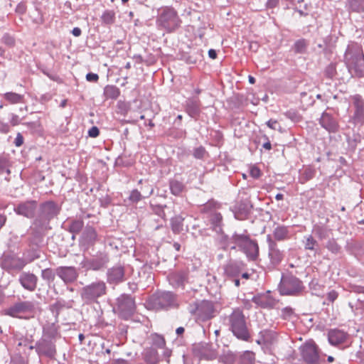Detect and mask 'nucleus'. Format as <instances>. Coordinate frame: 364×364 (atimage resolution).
<instances>
[{
	"label": "nucleus",
	"mask_w": 364,
	"mask_h": 364,
	"mask_svg": "<svg viewBox=\"0 0 364 364\" xmlns=\"http://www.w3.org/2000/svg\"><path fill=\"white\" fill-rule=\"evenodd\" d=\"M343 61L351 77L364 76V53L360 44L354 41L349 42Z\"/></svg>",
	"instance_id": "obj_1"
},
{
	"label": "nucleus",
	"mask_w": 364,
	"mask_h": 364,
	"mask_svg": "<svg viewBox=\"0 0 364 364\" xmlns=\"http://www.w3.org/2000/svg\"><path fill=\"white\" fill-rule=\"evenodd\" d=\"M60 337L58 328L54 323L44 326L42 337L35 346L38 355L50 358H54L56 354L55 342Z\"/></svg>",
	"instance_id": "obj_2"
},
{
	"label": "nucleus",
	"mask_w": 364,
	"mask_h": 364,
	"mask_svg": "<svg viewBox=\"0 0 364 364\" xmlns=\"http://www.w3.org/2000/svg\"><path fill=\"white\" fill-rule=\"evenodd\" d=\"M156 23L159 30L173 33L181 27L182 20L175 9L164 6L158 9Z\"/></svg>",
	"instance_id": "obj_3"
},
{
	"label": "nucleus",
	"mask_w": 364,
	"mask_h": 364,
	"mask_svg": "<svg viewBox=\"0 0 364 364\" xmlns=\"http://www.w3.org/2000/svg\"><path fill=\"white\" fill-rule=\"evenodd\" d=\"M225 320L229 330L237 338L244 341H249L250 333L247 326L246 318L240 309H233Z\"/></svg>",
	"instance_id": "obj_4"
},
{
	"label": "nucleus",
	"mask_w": 364,
	"mask_h": 364,
	"mask_svg": "<svg viewBox=\"0 0 364 364\" xmlns=\"http://www.w3.org/2000/svg\"><path fill=\"white\" fill-rule=\"evenodd\" d=\"M230 241L235 244L231 249L238 247L242 252L248 261L255 262L259 256V248L257 240H252L248 235L235 232Z\"/></svg>",
	"instance_id": "obj_5"
},
{
	"label": "nucleus",
	"mask_w": 364,
	"mask_h": 364,
	"mask_svg": "<svg viewBox=\"0 0 364 364\" xmlns=\"http://www.w3.org/2000/svg\"><path fill=\"white\" fill-rule=\"evenodd\" d=\"M305 289L303 282L291 274H283L279 284L281 295L298 296Z\"/></svg>",
	"instance_id": "obj_6"
},
{
	"label": "nucleus",
	"mask_w": 364,
	"mask_h": 364,
	"mask_svg": "<svg viewBox=\"0 0 364 364\" xmlns=\"http://www.w3.org/2000/svg\"><path fill=\"white\" fill-rule=\"evenodd\" d=\"M106 294L107 285L102 280L95 281L80 290L81 299L87 304L97 302V299Z\"/></svg>",
	"instance_id": "obj_7"
},
{
	"label": "nucleus",
	"mask_w": 364,
	"mask_h": 364,
	"mask_svg": "<svg viewBox=\"0 0 364 364\" xmlns=\"http://www.w3.org/2000/svg\"><path fill=\"white\" fill-rule=\"evenodd\" d=\"M136 311V304L132 296L122 294L117 299L116 312L124 320L130 318Z\"/></svg>",
	"instance_id": "obj_8"
},
{
	"label": "nucleus",
	"mask_w": 364,
	"mask_h": 364,
	"mask_svg": "<svg viewBox=\"0 0 364 364\" xmlns=\"http://www.w3.org/2000/svg\"><path fill=\"white\" fill-rule=\"evenodd\" d=\"M190 312L195 315L198 320L205 321L215 316V309L212 301L203 300L196 302Z\"/></svg>",
	"instance_id": "obj_9"
},
{
	"label": "nucleus",
	"mask_w": 364,
	"mask_h": 364,
	"mask_svg": "<svg viewBox=\"0 0 364 364\" xmlns=\"http://www.w3.org/2000/svg\"><path fill=\"white\" fill-rule=\"evenodd\" d=\"M300 353L303 360L307 364H318V347L314 341H307L301 346Z\"/></svg>",
	"instance_id": "obj_10"
},
{
	"label": "nucleus",
	"mask_w": 364,
	"mask_h": 364,
	"mask_svg": "<svg viewBox=\"0 0 364 364\" xmlns=\"http://www.w3.org/2000/svg\"><path fill=\"white\" fill-rule=\"evenodd\" d=\"M267 242L268 243V257L269 259V264L273 267H275L282 262L285 253L278 247L277 244L273 240L271 235H267Z\"/></svg>",
	"instance_id": "obj_11"
},
{
	"label": "nucleus",
	"mask_w": 364,
	"mask_h": 364,
	"mask_svg": "<svg viewBox=\"0 0 364 364\" xmlns=\"http://www.w3.org/2000/svg\"><path fill=\"white\" fill-rule=\"evenodd\" d=\"M109 261V256L100 253L91 259H85L81 262V266L86 270L98 271L107 266Z\"/></svg>",
	"instance_id": "obj_12"
},
{
	"label": "nucleus",
	"mask_w": 364,
	"mask_h": 364,
	"mask_svg": "<svg viewBox=\"0 0 364 364\" xmlns=\"http://www.w3.org/2000/svg\"><path fill=\"white\" fill-rule=\"evenodd\" d=\"M56 275L65 284L74 283L79 277L77 269L73 266H60L56 268Z\"/></svg>",
	"instance_id": "obj_13"
},
{
	"label": "nucleus",
	"mask_w": 364,
	"mask_h": 364,
	"mask_svg": "<svg viewBox=\"0 0 364 364\" xmlns=\"http://www.w3.org/2000/svg\"><path fill=\"white\" fill-rule=\"evenodd\" d=\"M1 267L7 271L21 270L26 264L23 258L14 255H6L1 259Z\"/></svg>",
	"instance_id": "obj_14"
},
{
	"label": "nucleus",
	"mask_w": 364,
	"mask_h": 364,
	"mask_svg": "<svg viewBox=\"0 0 364 364\" xmlns=\"http://www.w3.org/2000/svg\"><path fill=\"white\" fill-rule=\"evenodd\" d=\"M125 269L120 264H116L107 271V282L109 284H118L125 281Z\"/></svg>",
	"instance_id": "obj_15"
},
{
	"label": "nucleus",
	"mask_w": 364,
	"mask_h": 364,
	"mask_svg": "<svg viewBox=\"0 0 364 364\" xmlns=\"http://www.w3.org/2000/svg\"><path fill=\"white\" fill-rule=\"evenodd\" d=\"M35 309V305L31 301H21L15 304L7 310V314L13 317H21V314L31 313Z\"/></svg>",
	"instance_id": "obj_16"
},
{
	"label": "nucleus",
	"mask_w": 364,
	"mask_h": 364,
	"mask_svg": "<svg viewBox=\"0 0 364 364\" xmlns=\"http://www.w3.org/2000/svg\"><path fill=\"white\" fill-rule=\"evenodd\" d=\"M37 208V202L36 200H27L19 203L14 208L16 214L23 215L28 218H32Z\"/></svg>",
	"instance_id": "obj_17"
},
{
	"label": "nucleus",
	"mask_w": 364,
	"mask_h": 364,
	"mask_svg": "<svg viewBox=\"0 0 364 364\" xmlns=\"http://www.w3.org/2000/svg\"><path fill=\"white\" fill-rule=\"evenodd\" d=\"M60 211L58 205L53 201H47L41 206V217L49 221L55 217Z\"/></svg>",
	"instance_id": "obj_18"
},
{
	"label": "nucleus",
	"mask_w": 364,
	"mask_h": 364,
	"mask_svg": "<svg viewBox=\"0 0 364 364\" xmlns=\"http://www.w3.org/2000/svg\"><path fill=\"white\" fill-rule=\"evenodd\" d=\"M348 338V333L343 330L333 328L328 331V341L329 343L333 346L344 343Z\"/></svg>",
	"instance_id": "obj_19"
},
{
	"label": "nucleus",
	"mask_w": 364,
	"mask_h": 364,
	"mask_svg": "<svg viewBox=\"0 0 364 364\" xmlns=\"http://www.w3.org/2000/svg\"><path fill=\"white\" fill-rule=\"evenodd\" d=\"M38 277L33 273L22 272L18 281L22 287L28 291H33L36 289Z\"/></svg>",
	"instance_id": "obj_20"
},
{
	"label": "nucleus",
	"mask_w": 364,
	"mask_h": 364,
	"mask_svg": "<svg viewBox=\"0 0 364 364\" xmlns=\"http://www.w3.org/2000/svg\"><path fill=\"white\" fill-rule=\"evenodd\" d=\"M201 104L198 98H189L186 102V112L192 118L197 119L201 112Z\"/></svg>",
	"instance_id": "obj_21"
},
{
	"label": "nucleus",
	"mask_w": 364,
	"mask_h": 364,
	"mask_svg": "<svg viewBox=\"0 0 364 364\" xmlns=\"http://www.w3.org/2000/svg\"><path fill=\"white\" fill-rule=\"evenodd\" d=\"M252 302L263 309H272L277 304V301L269 294H258L253 296Z\"/></svg>",
	"instance_id": "obj_22"
},
{
	"label": "nucleus",
	"mask_w": 364,
	"mask_h": 364,
	"mask_svg": "<svg viewBox=\"0 0 364 364\" xmlns=\"http://www.w3.org/2000/svg\"><path fill=\"white\" fill-rule=\"evenodd\" d=\"M320 124L329 132H336L338 124L336 120L328 113L323 112L320 119Z\"/></svg>",
	"instance_id": "obj_23"
},
{
	"label": "nucleus",
	"mask_w": 364,
	"mask_h": 364,
	"mask_svg": "<svg viewBox=\"0 0 364 364\" xmlns=\"http://www.w3.org/2000/svg\"><path fill=\"white\" fill-rule=\"evenodd\" d=\"M251 205L247 202H238L233 208L235 217L237 220H245L250 213Z\"/></svg>",
	"instance_id": "obj_24"
},
{
	"label": "nucleus",
	"mask_w": 364,
	"mask_h": 364,
	"mask_svg": "<svg viewBox=\"0 0 364 364\" xmlns=\"http://www.w3.org/2000/svg\"><path fill=\"white\" fill-rule=\"evenodd\" d=\"M244 266L242 262L230 261L224 267L225 274L229 277H237Z\"/></svg>",
	"instance_id": "obj_25"
},
{
	"label": "nucleus",
	"mask_w": 364,
	"mask_h": 364,
	"mask_svg": "<svg viewBox=\"0 0 364 364\" xmlns=\"http://www.w3.org/2000/svg\"><path fill=\"white\" fill-rule=\"evenodd\" d=\"M175 302V297L171 292H163L156 299V304L161 309H167L172 306Z\"/></svg>",
	"instance_id": "obj_26"
},
{
	"label": "nucleus",
	"mask_w": 364,
	"mask_h": 364,
	"mask_svg": "<svg viewBox=\"0 0 364 364\" xmlns=\"http://www.w3.org/2000/svg\"><path fill=\"white\" fill-rule=\"evenodd\" d=\"M97 238V234L94 228L91 226H87L84 230L81 240L82 242L87 245H93Z\"/></svg>",
	"instance_id": "obj_27"
},
{
	"label": "nucleus",
	"mask_w": 364,
	"mask_h": 364,
	"mask_svg": "<svg viewBox=\"0 0 364 364\" xmlns=\"http://www.w3.org/2000/svg\"><path fill=\"white\" fill-rule=\"evenodd\" d=\"M272 234L274 240L277 241H284L290 237L289 228L284 225H277L273 230Z\"/></svg>",
	"instance_id": "obj_28"
},
{
	"label": "nucleus",
	"mask_w": 364,
	"mask_h": 364,
	"mask_svg": "<svg viewBox=\"0 0 364 364\" xmlns=\"http://www.w3.org/2000/svg\"><path fill=\"white\" fill-rule=\"evenodd\" d=\"M168 278L169 283L174 287H183L185 284L186 277L183 273H172Z\"/></svg>",
	"instance_id": "obj_29"
},
{
	"label": "nucleus",
	"mask_w": 364,
	"mask_h": 364,
	"mask_svg": "<svg viewBox=\"0 0 364 364\" xmlns=\"http://www.w3.org/2000/svg\"><path fill=\"white\" fill-rule=\"evenodd\" d=\"M316 173V171L314 168L311 166H306L304 168L302 171L299 173V181L304 184L306 183L308 181L312 179Z\"/></svg>",
	"instance_id": "obj_30"
},
{
	"label": "nucleus",
	"mask_w": 364,
	"mask_h": 364,
	"mask_svg": "<svg viewBox=\"0 0 364 364\" xmlns=\"http://www.w3.org/2000/svg\"><path fill=\"white\" fill-rule=\"evenodd\" d=\"M183 220L184 218L180 215L171 219V228L173 233L179 234L183 230Z\"/></svg>",
	"instance_id": "obj_31"
},
{
	"label": "nucleus",
	"mask_w": 364,
	"mask_h": 364,
	"mask_svg": "<svg viewBox=\"0 0 364 364\" xmlns=\"http://www.w3.org/2000/svg\"><path fill=\"white\" fill-rule=\"evenodd\" d=\"M120 95L119 89L112 85H108L104 88V96L106 99L116 100Z\"/></svg>",
	"instance_id": "obj_32"
},
{
	"label": "nucleus",
	"mask_w": 364,
	"mask_h": 364,
	"mask_svg": "<svg viewBox=\"0 0 364 364\" xmlns=\"http://www.w3.org/2000/svg\"><path fill=\"white\" fill-rule=\"evenodd\" d=\"M3 97L6 100L9 104H18L23 102L24 97L22 95L13 92H8L3 95Z\"/></svg>",
	"instance_id": "obj_33"
},
{
	"label": "nucleus",
	"mask_w": 364,
	"mask_h": 364,
	"mask_svg": "<svg viewBox=\"0 0 364 364\" xmlns=\"http://www.w3.org/2000/svg\"><path fill=\"white\" fill-rule=\"evenodd\" d=\"M262 337L266 345H272L277 341V333L271 330H263L259 333Z\"/></svg>",
	"instance_id": "obj_34"
},
{
	"label": "nucleus",
	"mask_w": 364,
	"mask_h": 364,
	"mask_svg": "<svg viewBox=\"0 0 364 364\" xmlns=\"http://www.w3.org/2000/svg\"><path fill=\"white\" fill-rule=\"evenodd\" d=\"M171 193L174 196H180L183 191L185 186L183 183L177 180H172L169 183Z\"/></svg>",
	"instance_id": "obj_35"
},
{
	"label": "nucleus",
	"mask_w": 364,
	"mask_h": 364,
	"mask_svg": "<svg viewBox=\"0 0 364 364\" xmlns=\"http://www.w3.org/2000/svg\"><path fill=\"white\" fill-rule=\"evenodd\" d=\"M309 42L306 39L301 38L294 43L293 50L295 53H304L307 50Z\"/></svg>",
	"instance_id": "obj_36"
},
{
	"label": "nucleus",
	"mask_w": 364,
	"mask_h": 364,
	"mask_svg": "<svg viewBox=\"0 0 364 364\" xmlns=\"http://www.w3.org/2000/svg\"><path fill=\"white\" fill-rule=\"evenodd\" d=\"M304 245L305 250L315 252L317 251L318 247V242L311 235L304 237Z\"/></svg>",
	"instance_id": "obj_37"
},
{
	"label": "nucleus",
	"mask_w": 364,
	"mask_h": 364,
	"mask_svg": "<svg viewBox=\"0 0 364 364\" xmlns=\"http://www.w3.org/2000/svg\"><path fill=\"white\" fill-rule=\"evenodd\" d=\"M348 8L352 11H363L364 10V0H348Z\"/></svg>",
	"instance_id": "obj_38"
},
{
	"label": "nucleus",
	"mask_w": 364,
	"mask_h": 364,
	"mask_svg": "<svg viewBox=\"0 0 364 364\" xmlns=\"http://www.w3.org/2000/svg\"><path fill=\"white\" fill-rule=\"evenodd\" d=\"M255 355L252 351L247 350L241 355L240 359V364H254Z\"/></svg>",
	"instance_id": "obj_39"
},
{
	"label": "nucleus",
	"mask_w": 364,
	"mask_h": 364,
	"mask_svg": "<svg viewBox=\"0 0 364 364\" xmlns=\"http://www.w3.org/2000/svg\"><path fill=\"white\" fill-rule=\"evenodd\" d=\"M56 269L53 270L51 268H46L41 271V277L48 282H53L55 278Z\"/></svg>",
	"instance_id": "obj_40"
},
{
	"label": "nucleus",
	"mask_w": 364,
	"mask_h": 364,
	"mask_svg": "<svg viewBox=\"0 0 364 364\" xmlns=\"http://www.w3.org/2000/svg\"><path fill=\"white\" fill-rule=\"evenodd\" d=\"M84 226V222L82 220H75L69 225V231L72 233H79Z\"/></svg>",
	"instance_id": "obj_41"
},
{
	"label": "nucleus",
	"mask_w": 364,
	"mask_h": 364,
	"mask_svg": "<svg viewBox=\"0 0 364 364\" xmlns=\"http://www.w3.org/2000/svg\"><path fill=\"white\" fill-rule=\"evenodd\" d=\"M352 121L355 124L363 125L364 124V109H355Z\"/></svg>",
	"instance_id": "obj_42"
},
{
	"label": "nucleus",
	"mask_w": 364,
	"mask_h": 364,
	"mask_svg": "<svg viewBox=\"0 0 364 364\" xmlns=\"http://www.w3.org/2000/svg\"><path fill=\"white\" fill-rule=\"evenodd\" d=\"M210 220L215 229L220 228L223 220L222 215L220 213L214 212L210 215Z\"/></svg>",
	"instance_id": "obj_43"
},
{
	"label": "nucleus",
	"mask_w": 364,
	"mask_h": 364,
	"mask_svg": "<svg viewBox=\"0 0 364 364\" xmlns=\"http://www.w3.org/2000/svg\"><path fill=\"white\" fill-rule=\"evenodd\" d=\"M325 75L329 78L333 79L336 75H338L336 71V63H330L325 69L324 71Z\"/></svg>",
	"instance_id": "obj_44"
},
{
	"label": "nucleus",
	"mask_w": 364,
	"mask_h": 364,
	"mask_svg": "<svg viewBox=\"0 0 364 364\" xmlns=\"http://www.w3.org/2000/svg\"><path fill=\"white\" fill-rule=\"evenodd\" d=\"M362 140V136L360 134H353L352 136H347V142L349 146L355 149L358 144Z\"/></svg>",
	"instance_id": "obj_45"
},
{
	"label": "nucleus",
	"mask_w": 364,
	"mask_h": 364,
	"mask_svg": "<svg viewBox=\"0 0 364 364\" xmlns=\"http://www.w3.org/2000/svg\"><path fill=\"white\" fill-rule=\"evenodd\" d=\"M115 15L112 11H105L102 15V21L107 23H112L114 21Z\"/></svg>",
	"instance_id": "obj_46"
},
{
	"label": "nucleus",
	"mask_w": 364,
	"mask_h": 364,
	"mask_svg": "<svg viewBox=\"0 0 364 364\" xmlns=\"http://www.w3.org/2000/svg\"><path fill=\"white\" fill-rule=\"evenodd\" d=\"M352 99L355 109H364V100L360 95H355Z\"/></svg>",
	"instance_id": "obj_47"
},
{
	"label": "nucleus",
	"mask_w": 364,
	"mask_h": 364,
	"mask_svg": "<svg viewBox=\"0 0 364 364\" xmlns=\"http://www.w3.org/2000/svg\"><path fill=\"white\" fill-rule=\"evenodd\" d=\"M144 198L140 191L137 189H134L131 191L129 196V200L133 203H136Z\"/></svg>",
	"instance_id": "obj_48"
},
{
	"label": "nucleus",
	"mask_w": 364,
	"mask_h": 364,
	"mask_svg": "<svg viewBox=\"0 0 364 364\" xmlns=\"http://www.w3.org/2000/svg\"><path fill=\"white\" fill-rule=\"evenodd\" d=\"M326 248L333 253H338L340 251V246L337 244L335 240H329L326 244Z\"/></svg>",
	"instance_id": "obj_49"
},
{
	"label": "nucleus",
	"mask_w": 364,
	"mask_h": 364,
	"mask_svg": "<svg viewBox=\"0 0 364 364\" xmlns=\"http://www.w3.org/2000/svg\"><path fill=\"white\" fill-rule=\"evenodd\" d=\"M205 154V149L203 146H199L193 150V155L197 159H203Z\"/></svg>",
	"instance_id": "obj_50"
},
{
	"label": "nucleus",
	"mask_w": 364,
	"mask_h": 364,
	"mask_svg": "<svg viewBox=\"0 0 364 364\" xmlns=\"http://www.w3.org/2000/svg\"><path fill=\"white\" fill-rule=\"evenodd\" d=\"M6 172L8 175L10 174L11 171L9 168L8 161L6 159H0V174Z\"/></svg>",
	"instance_id": "obj_51"
},
{
	"label": "nucleus",
	"mask_w": 364,
	"mask_h": 364,
	"mask_svg": "<svg viewBox=\"0 0 364 364\" xmlns=\"http://www.w3.org/2000/svg\"><path fill=\"white\" fill-rule=\"evenodd\" d=\"M141 190L144 194V196H143L144 198H149L154 193L153 187L151 185H149V183H147L144 186L141 187Z\"/></svg>",
	"instance_id": "obj_52"
},
{
	"label": "nucleus",
	"mask_w": 364,
	"mask_h": 364,
	"mask_svg": "<svg viewBox=\"0 0 364 364\" xmlns=\"http://www.w3.org/2000/svg\"><path fill=\"white\" fill-rule=\"evenodd\" d=\"M267 126L274 130H282V127L279 124L278 122L275 119H269L266 122Z\"/></svg>",
	"instance_id": "obj_53"
},
{
	"label": "nucleus",
	"mask_w": 364,
	"mask_h": 364,
	"mask_svg": "<svg viewBox=\"0 0 364 364\" xmlns=\"http://www.w3.org/2000/svg\"><path fill=\"white\" fill-rule=\"evenodd\" d=\"M250 174L254 178H259L261 176V171L258 167L252 166L250 168Z\"/></svg>",
	"instance_id": "obj_54"
},
{
	"label": "nucleus",
	"mask_w": 364,
	"mask_h": 364,
	"mask_svg": "<svg viewBox=\"0 0 364 364\" xmlns=\"http://www.w3.org/2000/svg\"><path fill=\"white\" fill-rule=\"evenodd\" d=\"M1 41L8 46H13L15 42L14 38L7 33L4 35Z\"/></svg>",
	"instance_id": "obj_55"
},
{
	"label": "nucleus",
	"mask_w": 364,
	"mask_h": 364,
	"mask_svg": "<svg viewBox=\"0 0 364 364\" xmlns=\"http://www.w3.org/2000/svg\"><path fill=\"white\" fill-rule=\"evenodd\" d=\"M293 309L289 306L284 307L282 310V316L284 318L291 316L293 314Z\"/></svg>",
	"instance_id": "obj_56"
},
{
	"label": "nucleus",
	"mask_w": 364,
	"mask_h": 364,
	"mask_svg": "<svg viewBox=\"0 0 364 364\" xmlns=\"http://www.w3.org/2000/svg\"><path fill=\"white\" fill-rule=\"evenodd\" d=\"M327 299L330 302H333L335 300L337 299L338 296V293L335 290H331L327 294Z\"/></svg>",
	"instance_id": "obj_57"
},
{
	"label": "nucleus",
	"mask_w": 364,
	"mask_h": 364,
	"mask_svg": "<svg viewBox=\"0 0 364 364\" xmlns=\"http://www.w3.org/2000/svg\"><path fill=\"white\" fill-rule=\"evenodd\" d=\"M219 208V204L215 201H208L204 207V210H210L212 208L215 209Z\"/></svg>",
	"instance_id": "obj_58"
},
{
	"label": "nucleus",
	"mask_w": 364,
	"mask_h": 364,
	"mask_svg": "<svg viewBox=\"0 0 364 364\" xmlns=\"http://www.w3.org/2000/svg\"><path fill=\"white\" fill-rule=\"evenodd\" d=\"M86 80L88 82H96L99 80V76L96 73H89L86 75Z\"/></svg>",
	"instance_id": "obj_59"
},
{
	"label": "nucleus",
	"mask_w": 364,
	"mask_h": 364,
	"mask_svg": "<svg viewBox=\"0 0 364 364\" xmlns=\"http://www.w3.org/2000/svg\"><path fill=\"white\" fill-rule=\"evenodd\" d=\"M100 134L99 129L97 127H92L88 131V135L90 137L95 138Z\"/></svg>",
	"instance_id": "obj_60"
},
{
	"label": "nucleus",
	"mask_w": 364,
	"mask_h": 364,
	"mask_svg": "<svg viewBox=\"0 0 364 364\" xmlns=\"http://www.w3.org/2000/svg\"><path fill=\"white\" fill-rule=\"evenodd\" d=\"M155 343L158 348H163L166 346V341L164 337L161 336H156V340L155 341Z\"/></svg>",
	"instance_id": "obj_61"
},
{
	"label": "nucleus",
	"mask_w": 364,
	"mask_h": 364,
	"mask_svg": "<svg viewBox=\"0 0 364 364\" xmlns=\"http://www.w3.org/2000/svg\"><path fill=\"white\" fill-rule=\"evenodd\" d=\"M14 144L16 146L19 147L23 144V137L21 135V134L18 133L15 139H14Z\"/></svg>",
	"instance_id": "obj_62"
},
{
	"label": "nucleus",
	"mask_w": 364,
	"mask_h": 364,
	"mask_svg": "<svg viewBox=\"0 0 364 364\" xmlns=\"http://www.w3.org/2000/svg\"><path fill=\"white\" fill-rule=\"evenodd\" d=\"M351 288V291H353L355 293H358V294H364V287L363 286H359V285H352L350 287Z\"/></svg>",
	"instance_id": "obj_63"
},
{
	"label": "nucleus",
	"mask_w": 364,
	"mask_h": 364,
	"mask_svg": "<svg viewBox=\"0 0 364 364\" xmlns=\"http://www.w3.org/2000/svg\"><path fill=\"white\" fill-rule=\"evenodd\" d=\"M10 123L14 127L18 125L20 123L19 117L15 114H11Z\"/></svg>",
	"instance_id": "obj_64"
}]
</instances>
